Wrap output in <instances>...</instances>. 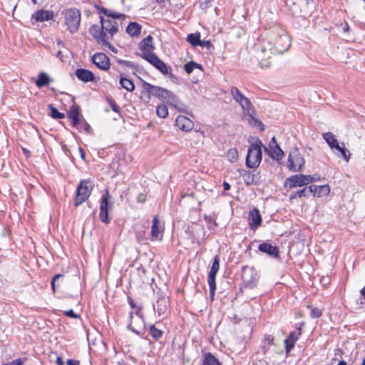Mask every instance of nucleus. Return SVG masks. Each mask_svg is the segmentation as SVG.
Wrapping results in <instances>:
<instances>
[{"label": "nucleus", "instance_id": "dca6fc26", "mask_svg": "<svg viewBox=\"0 0 365 365\" xmlns=\"http://www.w3.org/2000/svg\"><path fill=\"white\" fill-rule=\"evenodd\" d=\"M258 250L263 253H266L271 257L278 258L279 257V248L269 242H265L259 244Z\"/></svg>", "mask_w": 365, "mask_h": 365}, {"label": "nucleus", "instance_id": "20e7f679", "mask_svg": "<svg viewBox=\"0 0 365 365\" xmlns=\"http://www.w3.org/2000/svg\"><path fill=\"white\" fill-rule=\"evenodd\" d=\"M94 184L89 180H81L76 189L74 205L78 207L86 202L91 195Z\"/></svg>", "mask_w": 365, "mask_h": 365}, {"label": "nucleus", "instance_id": "79ce46f5", "mask_svg": "<svg viewBox=\"0 0 365 365\" xmlns=\"http://www.w3.org/2000/svg\"><path fill=\"white\" fill-rule=\"evenodd\" d=\"M156 113L158 117L165 118L168 115V107L165 105H160L156 108Z\"/></svg>", "mask_w": 365, "mask_h": 365}, {"label": "nucleus", "instance_id": "72a5a7b5", "mask_svg": "<svg viewBox=\"0 0 365 365\" xmlns=\"http://www.w3.org/2000/svg\"><path fill=\"white\" fill-rule=\"evenodd\" d=\"M158 217L154 216L153 219V225L151 227V235L153 238H157L160 233V227H158Z\"/></svg>", "mask_w": 365, "mask_h": 365}, {"label": "nucleus", "instance_id": "e433bc0d", "mask_svg": "<svg viewBox=\"0 0 365 365\" xmlns=\"http://www.w3.org/2000/svg\"><path fill=\"white\" fill-rule=\"evenodd\" d=\"M48 107L51 111V116L53 119H63L65 118L64 113L59 112L58 109L53 106V104H49Z\"/></svg>", "mask_w": 365, "mask_h": 365}, {"label": "nucleus", "instance_id": "a878e982", "mask_svg": "<svg viewBox=\"0 0 365 365\" xmlns=\"http://www.w3.org/2000/svg\"><path fill=\"white\" fill-rule=\"evenodd\" d=\"M51 81L52 79L46 73L41 72L38 74V79L36 81L35 83L38 88H41L48 86Z\"/></svg>", "mask_w": 365, "mask_h": 365}, {"label": "nucleus", "instance_id": "cd10ccee", "mask_svg": "<svg viewBox=\"0 0 365 365\" xmlns=\"http://www.w3.org/2000/svg\"><path fill=\"white\" fill-rule=\"evenodd\" d=\"M142 29V26L137 22H130L127 28L126 32L131 36H138Z\"/></svg>", "mask_w": 365, "mask_h": 365}, {"label": "nucleus", "instance_id": "393cba45", "mask_svg": "<svg viewBox=\"0 0 365 365\" xmlns=\"http://www.w3.org/2000/svg\"><path fill=\"white\" fill-rule=\"evenodd\" d=\"M296 341L297 335L295 334V332L291 331L289 336L284 341L287 354H288L290 351L294 349Z\"/></svg>", "mask_w": 365, "mask_h": 365}, {"label": "nucleus", "instance_id": "7ed1b4c3", "mask_svg": "<svg viewBox=\"0 0 365 365\" xmlns=\"http://www.w3.org/2000/svg\"><path fill=\"white\" fill-rule=\"evenodd\" d=\"M65 24L71 34L76 33L80 26L81 14L80 10L76 8L65 9L62 12Z\"/></svg>", "mask_w": 365, "mask_h": 365}, {"label": "nucleus", "instance_id": "ea45409f", "mask_svg": "<svg viewBox=\"0 0 365 365\" xmlns=\"http://www.w3.org/2000/svg\"><path fill=\"white\" fill-rule=\"evenodd\" d=\"M284 186L289 189L297 187V175H292L287 178L284 182Z\"/></svg>", "mask_w": 365, "mask_h": 365}, {"label": "nucleus", "instance_id": "a18cd8bd", "mask_svg": "<svg viewBox=\"0 0 365 365\" xmlns=\"http://www.w3.org/2000/svg\"><path fill=\"white\" fill-rule=\"evenodd\" d=\"M99 218L101 221L105 224H109L110 218L108 217V210L100 211Z\"/></svg>", "mask_w": 365, "mask_h": 365}, {"label": "nucleus", "instance_id": "3c124183", "mask_svg": "<svg viewBox=\"0 0 365 365\" xmlns=\"http://www.w3.org/2000/svg\"><path fill=\"white\" fill-rule=\"evenodd\" d=\"M322 314V310L317 307L312 308L310 312V316L314 319L320 317Z\"/></svg>", "mask_w": 365, "mask_h": 365}, {"label": "nucleus", "instance_id": "4c0bfd02", "mask_svg": "<svg viewBox=\"0 0 365 365\" xmlns=\"http://www.w3.org/2000/svg\"><path fill=\"white\" fill-rule=\"evenodd\" d=\"M336 150H338L341 153V157L346 162H349V160L350 159L351 153H350L349 150L345 148L344 143H341V145H339V148L336 149Z\"/></svg>", "mask_w": 365, "mask_h": 365}, {"label": "nucleus", "instance_id": "864d4df0", "mask_svg": "<svg viewBox=\"0 0 365 365\" xmlns=\"http://www.w3.org/2000/svg\"><path fill=\"white\" fill-rule=\"evenodd\" d=\"M198 46H200L202 48H206L208 50H210V48L212 46V44L210 41L200 39Z\"/></svg>", "mask_w": 365, "mask_h": 365}, {"label": "nucleus", "instance_id": "774afa93", "mask_svg": "<svg viewBox=\"0 0 365 365\" xmlns=\"http://www.w3.org/2000/svg\"><path fill=\"white\" fill-rule=\"evenodd\" d=\"M128 302L129 305L130 306L131 309H135L136 307V305H135L133 299L130 296L128 297Z\"/></svg>", "mask_w": 365, "mask_h": 365}, {"label": "nucleus", "instance_id": "680f3d73", "mask_svg": "<svg viewBox=\"0 0 365 365\" xmlns=\"http://www.w3.org/2000/svg\"><path fill=\"white\" fill-rule=\"evenodd\" d=\"M142 307H138L136 311L134 312L136 316H138L142 321L144 322V316L141 312Z\"/></svg>", "mask_w": 365, "mask_h": 365}, {"label": "nucleus", "instance_id": "9b49d317", "mask_svg": "<svg viewBox=\"0 0 365 365\" xmlns=\"http://www.w3.org/2000/svg\"><path fill=\"white\" fill-rule=\"evenodd\" d=\"M100 21L104 32H108L110 38L118 31V24L115 21L104 19L100 16Z\"/></svg>", "mask_w": 365, "mask_h": 365}, {"label": "nucleus", "instance_id": "0e129e2a", "mask_svg": "<svg viewBox=\"0 0 365 365\" xmlns=\"http://www.w3.org/2000/svg\"><path fill=\"white\" fill-rule=\"evenodd\" d=\"M365 301V296H362L360 294V297L356 300V304L359 306V307L362 308L364 307Z\"/></svg>", "mask_w": 365, "mask_h": 365}, {"label": "nucleus", "instance_id": "0eeeda50", "mask_svg": "<svg viewBox=\"0 0 365 365\" xmlns=\"http://www.w3.org/2000/svg\"><path fill=\"white\" fill-rule=\"evenodd\" d=\"M230 93L233 99L241 106L244 110L247 111L248 113L253 108L250 99L245 97L237 87L232 86L230 88Z\"/></svg>", "mask_w": 365, "mask_h": 365}, {"label": "nucleus", "instance_id": "6ab92c4d", "mask_svg": "<svg viewBox=\"0 0 365 365\" xmlns=\"http://www.w3.org/2000/svg\"><path fill=\"white\" fill-rule=\"evenodd\" d=\"M75 74L78 80L84 83L92 82L95 80V74L86 68H77Z\"/></svg>", "mask_w": 365, "mask_h": 365}, {"label": "nucleus", "instance_id": "c9c22d12", "mask_svg": "<svg viewBox=\"0 0 365 365\" xmlns=\"http://www.w3.org/2000/svg\"><path fill=\"white\" fill-rule=\"evenodd\" d=\"M150 334L155 340L160 339L163 336V331L158 329L154 324H151L149 327Z\"/></svg>", "mask_w": 365, "mask_h": 365}, {"label": "nucleus", "instance_id": "de8ad7c7", "mask_svg": "<svg viewBox=\"0 0 365 365\" xmlns=\"http://www.w3.org/2000/svg\"><path fill=\"white\" fill-rule=\"evenodd\" d=\"M227 156L230 158V161L235 162L237 160L238 153L235 148L230 149L227 152Z\"/></svg>", "mask_w": 365, "mask_h": 365}, {"label": "nucleus", "instance_id": "2f4dec72", "mask_svg": "<svg viewBox=\"0 0 365 365\" xmlns=\"http://www.w3.org/2000/svg\"><path fill=\"white\" fill-rule=\"evenodd\" d=\"M120 84L122 86V88H123L129 92H132L135 90L134 83L131 80L125 78L121 75L120 76Z\"/></svg>", "mask_w": 365, "mask_h": 365}, {"label": "nucleus", "instance_id": "e2e57ef3", "mask_svg": "<svg viewBox=\"0 0 365 365\" xmlns=\"http://www.w3.org/2000/svg\"><path fill=\"white\" fill-rule=\"evenodd\" d=\"M4 365H23V361L21 360V359H17Z\"/></svg>", "mask_w": 365, "mask_h": 365}, {"label": "nucleus", "instance_id": "4468645a", "mask_svg": "<svg viewBox=\"0 0 365 365\" xmlns=\"http://www.w3.org/2000/svg\"><path fill=\"white\" fill-rule=\"evenodd\" d=\"M89 33L96 39L98 43L101 44L109 36H107L106 32L103 31L102 26L97 24H93L89 28Z\"/></svg>", "mask_w": 365, "mask_h": 365}, {"label": "nucleus", "instance_id": "69168bd1", "mask_svg": "<svg viewBox=\"0 0 365 365\" xmlns=\"http://www.w3.org/2000/svg\"><path fill=\"white\" fill-rule=\"evenodd\" d=\"M146 200V195L144 193H139L137 196V201L138 202H145Z\"/></svg>", "mask_w": 365, "mask_h": 365}, {"label": "nucleus", "instance_id": "c85d7f7f", "mask_svg": "<svg viewBox=\"0 0 365 365\" xmlns=\"http://www.w3.org/2000/svg\"><path fill=\"white\" fill-rule=\"evenodd\" d=\"M202 365H221L219 360L210 352L203 354Z\"/></svg>", "mask_w": 365, "mask_h": 365}, {"label": "nucleus", "instance_id": "5701e85b", "mask_svg": "<svg viewBox=\"0 0 365 365\" xmlns=\"http://www.w3.org/2000/svg\"><path fill=\"white\" fill-rule=\"evenodd\" d=\"M110 194L108 189L105 190V192L102 195L100 201V211H105L111 209L113 202H109Z\"/></svg>", "mask_w": 365, "mask_h": 365}, {"label": "nucleus", "instance_id": "f704fd0d", "mask_svg": "<svg viewBox=\"0 0 365 365\" xmlns=\"http://www.w3.org/2000/svg\"><path fill=\"white\" fill-rule=\"evenodd\" d=\"M200 40V33H194L190 34L187 36V42L191 44L192 46H197L199 44Z\"/></svg>", "mask_w": 365, "mask_h": 365}, {"label": "nucleus", "instance_id": "4d7b16f0", "mask_svg": "<svg viewBox=\"0 0 365 365\" xmlns=\"http://www.w3.org/2000/svg\"><path fill=\"white\" fill-rule=\"evenodd\" d=\"M109 103L110 105V107H111L112 110L115 113H120V107L116 104V103L113 100H109Z\"/></svg>", "mask_w": 365, "mask_h": 365}, {"label": "nucleus", "instance_id": "9d476101", "mask_svg": "<svg viewBox=\"0 0 365 365\" xmlns=\"http://www.w3.org/2000/svg\"><path fill=\"white\" fill-rule=\"evenodd\" d=\"M92 63L99 69L108 71L110 68V59L103 53H96L92 57Z\"/></svg>", "mask_w": 365, "mask_h": 365}, {"label": "nucleus", "instance_id": "412c9836", "mask_svg": "<svg viewBox=\"0 0 365 365\" xmlns=\"http://www.w3.org/2000/svg\"><path fill=\"white\" fill-rule=\"evenodd\" d=\"M323 139L326 141L331 149H339L340 144L334 134L331 132H327L322 134Z\"/></svg>", "mask_w": 365, "mask_h": 365}, {"label": "nucleus", "instance_id": "338daca9", "mask_svg": "<svg viewBox=\"0 0 365 365\" xmlns=\"http://www.w3.org/2000/svg\"><path fill=\"white\" fill-rule=\"evenodd\" d=\"M67 365H80V361L76 359H68L66 361Z\"/></svg>", "mask_w": 365, "mask_h": 365}, {"label": "nucleus", "instance_id": "58836bf2", "mask_svg": "<svg viewBox=\"0 0 365 365\" xmlns=\"http://www.w3.org/2000/svg\"><path fill=\"white\" fill-rule=\"evenodd\" d=\"M336 150H338L341 153V157L346 162H349V160L350 159L351 153H350L349 150L345 148L344 143H341V145H339V148L336 149Z\"/></svg>", "mask_w": 365, "mask_h": 365}, {"label": "nucleus", "instance_id": "13d9d810", "mask_svg": "<svg viewBox=\"0 0 365 365\" xmlns=\"http://www.w3.org/2000/svg\"><path fill=\"white\" fill-rule=\"evenodd\" d=\"M287 168L289 170H294V162L292 158V153L289 154L288 160H287Z\"/></svg>", "mask_w": 365, "mask_h": 365}, {"label": "nucleus", "instance_id": "bf43d9fd", "mask_svg": "<svg viewBox=\"0 0 365 365\" xmlns=\"http://www.w3.org/2000/svg\"><path fill=\"white\" fill-rule=\"evenodd\" d=\"M61 277H63V275L62 274H56L53 277V279L51 280V287H52V289H53V292H55V289H56L55 284H56V280L59 279Z\"/></svg>", "mask_w": 365, "mask_h": 365}, {"label": "nucleus", "instance_id": "603ef678", "mask_svg": "<svg viewBox=\"0 0 365 365\" xmlns=\"http://www.w3.org/2000/svg\"><path fill=\"white\" fill-rule=\"evenodd\" d=\"M133 312H130V314H129V318H130V320L131 321L133 318ZM128 329L129 330H130L132 332L135 333V334L137 335H139L140 336V332L138 330H136L135 329H134L133 327H132V324H131V322L128 324Z\"/></svg>", "mask_w": 365, "mask_h": 365}, {"label": "nucleus", "instance_id": "09e8293b", "mask_svg": "<svg viewBox=\"0 0 365 365\" xmlns=\"http://www.w3.org/2000/svg\"><path fill=\"white\" fill-rule=\"evenodd\" d=\"M194 66H195V61H191L185 64L184 69L187 74H190L193 71V70L195 69Z\"/></svg>", "mask_w": 365, "mask_h": 365}, {"label": "nucleus", "instance_id": "7c9ffc66", "mask_svg": "<svg viewBox=\"0 0 365 365\" xmlns=\"http://www.w3.org/2000/svg\"><path fill=\"white\" fill-rule=\"evenodd\" d=\"M163 101L176 108L177 109H179L180 105H182L178 96L170 91L169 93L166 95V97Z\"/></svg>", "mask_w": 365, "mask_h": 365}, {"label": "nucleus", "instance_id": "6e6552de", "mask_svg": "<svg viewBox=\"0 0 365 365\" xmlns=\"http://www.w3.org/2000/svg\"><path fill=\"white\" fill-rule=\"evenodd\" d=\"M143 56V59L153 65L163 74L165 75L168 73L169 71H170V68L168 67L161 59H160L156 54L147 53Z\"/></svg>", "mask_w": 365, "mask_h": 365}, {"label": "nucleus", "instance_id": "052dcab7", "mask_svg": "<svg viewBox=\"0 0 365 365\" xmlns=\"http://www.w3.org/2000/svg\"><path fill=\"white\" fill-rule=\"evenodd\" d=\"M95 8L99 14H105L107 12V9H106L103 6H101L100 5L95 4Z\"/></svg>", "mask_w": 365, "mask_h": 365}, {"label": "nucleus", "instance_id": "39448f33", "mask_svg": "<svg viewBox=\"0 0 365 365\" xmlns=\"http://www.w3.org/2000/svg\"><path fill=\"white\" fill-rule=\"evenodd\" d=\"M259 276L253 267L245 266L242 269V279L245 288L253 289L258 282Z\"/></svg>", "mask_w": 365, "mask_h": 365}, {"label": "nucleus", "instance_id": "473e14b6", "mask_svg": "<svg viewBox=\"0 0 365 365\" xmlns=\"http://www.w3.org/2000/svg\"><path fill=\"white\" fill-rule=\"evenodd\" d=\"M314 185L305 187L301 190H298V197H314Z\"/></svg>", "mask_w": 365, "mask_h": 365}, {"label": "nucleus", "instance_id": "f03ea898", "mask_svg": "<svg viewBox=\"0 0 365 365\" xmlns=\"http://www.w3.org/2000/svg\"><path fill=\"white\" fill-rule=\"evenodd\" d=\"M262 146L261 140H257L250 145L245 163L248 168H257L259 167L262 158Z\"/></svg>", "mask_w": 365, "mask_h": 365}, {"label": "nucleus", "instance_id": "4be33fe9", "mask_svg": "<svg viewBox=\"0 0 365 365\" xmlns=\"http://www.w3.org/2000/svg\"><path fill=\"white\" fill-rule=\"evenodd\" d=\"M169 300L165 297H160L157 300V312L158 316L166 313L168 309Z\"/></svg>", "mask_w": 365, "mask_h": 365}, {"label": "nucleus", "instance_id": "5fc2aeb1", "mask_svg": "<svg viewBox=\"0 0 365 365\" xmlns=\"http://www.w3.org/2000/svg\"><path fill=\"white\" fill-rule=\"evenodd\" d=\"M274 336L270 334H266L264 336L263 343L267 344L268 345H273L274 344Z\"/></svg>", "mask_w": 365, "mask_h": 365}, {"label": "nucleus", "instance_id": "6e6d98bb", "mask_svg": "<svg viewBox=\"0 0 365 365\" xmlns=\"http://www.w3.org/2000/svg\"><path fill=\"white\" fill-rule=\"evenodd\" d=\"M63 314L65 316L73 319H78L80 317V316L78 314L75 313L73 309L65 311Z\"/></svg>", "mask_w": 365, "mask_h": 365}, {"label": "nucleus", "instance_id": "2eb2a0df", "mask_svg": "<svg viewBox=\"0 0 365 365\" xmlns=\"http://www.w3.org/2000/svg\"><path fill=\"white\" fill-rule=\"evenodd\" d=\"M249 227L251 230H254L261 225L262 216L259 210L257 208H254L249 212Z\"/></svg>", "mask_w": 365, "mask_h": 365}, {"label": "nucleus", "instance_id": "49530a36", "mask_svg": "<svg viewBox=\"0 0 365 365\" xmlns=\"http://www.w3.org/2000/svg\"><path fill=\"white\" fill-rule=\"evenodd\" d=\"M104 15H106L107 17H110L113 19H120L124 17V15L123 14L112 11L108 9H107V12Z\"/></svg>", "mask_w": 365, "mask_h": 365}, {"label": "nucleus", "instance_id": "1a4fd4ad", "mask_svg": "<svg viewBox=\"0 0 365 365\" xmlns=\"http://www.w3.org/2000/svg\"><path fill=\"white\" fill-rule=\"evenodd\" d=\"M143 89L148 93L149 95H152L162 101L166 97V95L169 93V91L160 86H153L145 81H142Z\"/></svg>", "mask_w": 365, "mask_h": 365}, {"label": "nucleus", "instance_id": "ddd939ff", "mask_svg": "<svg viewBox=\"0 0 365 365\" xmlns=\"http://www.w3.org/2000/svg\"><path fill=\"white\" fill-rule=\"evenodd\" d=\"M153 38L152 36L148 35L145 38H144L139 43L138 47L141 51V53H138L137 55L143 58V55L147 53H154L153 50L155 48V46L153 43Z\"/></svg>", "mask_w": 365, "mask_h": 365}, {"label": "nucleus", "instance_id": "c756f323", "mask_svg": "<svg viewBox=\"0 0 365 365\" xmlns=\"http://www.w3.org/2000/svg\"><path fill=\"white\" fill-rule=\"evenodd\" d=\"M264 150L265 151H268L271 158L276 160H281L284 155V152L280 148L279 145H274V148L270 149L269 150L267 148L265 147Z\"/></svg>", "mask_w": 365, "mask_h": 365}, {"label": "nucleus", "instance_id": "f257e3e1", "mask_svg": "<svg viewBox=\"0 0 365 365\" xmlns=\"http://www.w3.org/2000/svg\"><path fill=\"white\" fill-rule=\"evenodd\" d=\"M271 41L274 49L279 53L287 51L291 46L290 38L287 32L277 27L272 30Z\"/></svg>", "mask_w": 365, "mask_h": 365}, {"label": "nucleus", "instance_id": "aec40b11", "mask_svg": "<svg viewBox=\"0 0 365 365\" xmlns=\"http://www.w3.org/2000/svg\"><path fill=\"white\" fill-rule=\"evenodd\" d=\"M320 178L317 176V175H302L298 174V187H302L304 185H307L309 183H312L315 181H319Z\"/></svg>", "mask_w": 365, "mask_h": 365}, {"label": "nucleus", "instance_id": "f3484780", "mask_svg": "<svg viewBox=\"0 0 365 365\" xmlns=\"http://www.w3.org/2000/svg\"><path fill=\"white\" fill-rule=\"evenodd\" d=\"M175 125L182 131H190L194 126L192 120L185 115H178L175 120Z\"/></svg>", "mask_w": 365, "mask_h": 365}, {"label": "nucleus", "instance_id": "37998d69", "mask_svg": "<svg viewBox=\"0 0 365 365\" xmlns=\"http://www.w3.org/2000/svg\"><path fill=\"white\" fill-rule=\"evenodd\" d=\"M80 129L78 130H81L83 129L86 133L91 134L93 133V129L88 123L85 120V118L81 116V123L79 125Z\"/></svg>", "mask_w": 365, "mask_h": 365}, {"label": "nucleus", "instance_id": "c03bdc74", "mask_svg": "<svg viewBox=\"0 0 365 365\" xmlns=\"http://www.w3.org/2000/svg\"><path fill=\"white\" fill-rule=\"evenodd\" d=\"M116 61L119 64L124 65V66H125L127 67H129V68H133L134 70H138V64H135V63H133L132 61H125V60H123V59H120V58H117Z\"/></svg>", "mask_w": 365, "mask_h": 365}, {"label": "nucleus", "instance_id": "a19ab883", "mask_svg": "<svg viewBox=\"0 0 365 365\" xmlns=\"http://www.w3.org/2000/svg\"><path fill=\"white\" fill-rule=\"evenodd\" d=\"M204 219L207 223L208 229L211 230L217 226L215 215H204Z\"/></svg>", "mask_w": 365, "mask_h": 365}, {"label": "nucleus", "instance_id": "bb28decb", "mask_svg": "<svg viewBox=\"0 0 365 365\" xmlns=\"http://www.w3.org/2000/svg\"><path fill=\"white\" fill-rule=\"evenodd\" d=\"M314 197H321L327 195L330 192L329 185H314Z\"/></svg>", "mask_w": 365, "mask_h": 365}, {"label": "nucleus", "instance_id": "8fccbe9b", "mask_svg": "<svg viewBox=\"0 0 365 365\" xmlns=\"http://www.w3.org/2000/svg\"><path fill=\"white\" fill-rule=\"evenodd\" d=\"M110 38H108L106 41H104L101 45L103 47L108 48L109 50L114 53H117L118 50L109 42V39Z\"/></svg>", "mask_w": 365, "mask_h": 365}, {"label": "nucleus", "instance_id": "f8f14e48", "mask_svg": "<svg viewBox=\"0 0 365 365\" xmlns=\"http://www.w3.org/2000/svg\"><path fill=\"white\" fill-rule=\"evenodd\" d=\"M81 108L78 105L73 104L68 111L67 115L69 119L71 120V125L73 127L76 128L78 130L80 129L79 125L81 123Z\"/></svg>", "mask_w": 365, "mask_h": 365}, {"label": "nucleus", "instance_id": "b1692460", "mask_svg": "<svg viewBox=\"0 0 365 365\" xmlns=\"http://www.w3.org/2000/svg\"><path fill=\"white\" fill-rule=\"evenodd\" d=\"M238 173L243 178L244 182L247 186L255 183V175L251 171L239 169Z\"/></svg>", "mask_w": 365, "mask_h": 365}, {"label": "nucleus", "instance_id": "a211bd4d", "mask_svg": "<svg viewBox=\"0 0 365 365\" xmlns=\"http://www.w3.org/2000/svg\"><path fill=\"white\" fill-rule=\"evenodd\" d=\"M54 14L51 10L39 9L32 14L31 19H35L37 22H44L46 21L52 20Z\"/></svg>", "mask_w": 365, "mask_h": 365}, {"label": "nucleus", "instance_id": "423d86ee", "mask_svg": "<svg viewBox=\"0 0 365 365\" xmlns=\"http://www.w3.org/2000/svg\"><path fill=\"white\" fill-rule=\"evenodd\" d=\"M220 269V256L215 255L208 273L207 282L210 289V297L212 301L214 300L216 290V275Z\"/></svg>", "mask_w": 365, "mask_h": 365}]
</instances>
